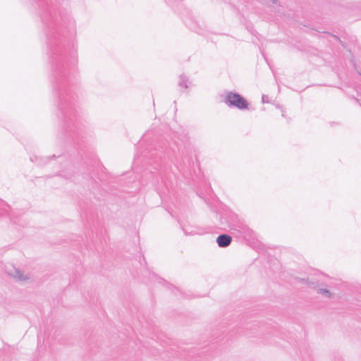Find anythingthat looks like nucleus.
<instances>
[{"label": "nucleus", "instance_id": "18", "mask_svg": "<svg viewBox=\"0 0 361 361\" xmlns=\"http://www.w3.org/2000/svg\"><path fill=\"white\" fill-rule=\"evenodd\" d=\"M34 1H36V3L37 4V6H39V4H41L42 2L45 1L46 0H34Z\"/></svg>", "mask_w": 361, "mask_h": 361}, {"label": "nucleus", "instance_id": "21", "mask_svg": "<svg viewBox=\"0 0 361 361\" xmlns=\"http://www.w3.org/2000/svg\"><path fill=\"white\" fill-rule=\"evenodd\" d=\"M273 4H278L279 1L278 0H270Z\"/></svg>", "mask_w": 361, "mask_h": 361}, {"label": "nucleus", "instance_id": "1", "mask_svg": "<svg viewBox=\"0 0 361 361\" xmlns=\"http://www.w3.org/2000/svg\"><path fill=\"white\" fill-rule=\"evenodd\" d=\"M46 35L51 81L59 120V142L80 146L89 134L81 116L72 78L78 71V47L74 37L75 22L59 0H46L38 6Z\"/></svg>", "mask_w": 361, "mask_h": 361}, {"label": "nucleus", "instance_id": "8", "mask_svg": "<svg viewBox=\"0 0 361 361\" xmlns=\"http://www.w3.org/2000/svg\"><path fill=\"white\" fill-rule=\"evenodd\" d=\"M7 272H8V275H10V276H13V278L17 279L20 281H23V280L27 279V278L23 276L22 271L20 269H16L14 267H11V268L10 269H8Z\"/></svg>", "mask_w": 361, "mask_h": 361}, {"label": "nucleus", "instance_id": "10", "mask_svg": "<svg viewBox=\"0 0 361 361\" xmlns=\"http://www.w3.org/2000/svg\"><path fill=\"white\" fill-rule=\"evenodd\" d=\"M0 209L2 210V212H0L1 215H5V214L10 215L8 213L9 206L6 203H5L4 202H1Z\"/></svg>", "mask_w": 361, "mask_h": 361}, {"label": "nucleus", "instance_id": "15", "mask_svg": "<svg viewBox=\"0 0 361 361\" xmlns=\"http://www.w3.org/2000/svg\"><path fill=\"white\" fill-rule=\"evenodd\" d=\"M329 124L331 127H336V126H341V123L337 122V121H331V122H329Z\"/></svg>", "mask_w": 361, "mask_h": 361}, {"label": "nucleus", "instance_id": "13", "mask_svg": "<svg viewBox=\"0 0 361 361\" xmlns=\"http://www.w3.org/2000/svg\"><path fill=\"white\" fill-rule=\"evenodd\" d=\"M55 157H56V155H55V154H53V155H52V156H51V157H45V158H42V157H41V158H39V161L37 162V165H39V166H43L44 164H46L45 160H49V159H52V158H55Z\"/></svg>", "mask_w": 361, "mask_h": 361}, {"label": "nucleus", "instance_id": "17", "mask_svg": "<svg viewBox=\"0 0 361 361\" xmlns=\"http://www.w3.org/2000/svg\"><path fill=\"white\" fill-rule=\"evenodd\" d=\"M262 102L263 104L269 103L268 97L265 94H263L262 97Z\"/></svg>", "mask_w": 361, "mask_h": 361}, {"label": "nucleus", "instance_id": "23", "mask_svg": "<svg viewBox=\"0 0 361 361\" xmlns=\"http://www.w3.org/2000/svg\"><path fill=\"white\" fill-rule=\"evenodd\" d=\"M359 74L361 75V73H359Z\"/></svg>", "mask_w": 361, "mask_h": 361}, {"label": "nucleus", "instance_id": "12", "mask_svg": "<svg viewBox=\"0 0 361 361\" xmlns=\"http://www.w3.org/2000/svg\"><path fill=\"white\" fill-rule=\"evenodd\" d=\"M317 293L324 295L327 298H330L332 295L330 291L326 288H319L317 290Z\"/></svg>", "mask_w": 361, "mask_h": 361}, {"label": "nucleus", "instance_id": "9", "mask_svg": "<svg viewBox=\"0 0 361 361\" xmlns=\"http://www.w3.org/2000/svg\"><path fill=\"white\" fill-rule=\"evenodd\" d=\"M187 26L193 32L198 34H203V28H202L193 19H189L186 23Z\"/></svg>", "mask_w": 361, "mask_h": 361}, {"label": "nucleus", "instance_id": "19", "mask_svg": "<svg viewBox=\"0 0 361 361\" xmlns=\"http://www.w3.org/2000/svg\"><path fill=\"white\" fill-rule=\"evenodd\" d=\"M331 36H332L334 38H335L337 41L341 42V39H340V38H339L338 36L334 35H332Z\"/></svg>", "mask_w": 361, "mask_h": 361}, {"label": "nucleus", "instance_id": "4", "mask_svg": "<svg viewBox=\"0 0 361 361\" xmlns=\"http://www.w3.org/2000/svg\"><path fill=\"white\" fill-rule=\"evenodd\" d=\"M245 222L236 214L230 213L227 218V225L231 233L234 235L236 232L245 225Z\"/></svg>", "mask_w": 361, "mask_h": 361}, {"label": "nucleus", "instance_id": "14", "mask_svg": "<svg viewBox=\"0 0 361 361\" xmlns=\"http://www.w3.org/2000/svg\"><path fill=\"white\" fill-rule=\"evenodd\" d=\"M152 278H153V279H157V280L158 281V282H159V283H162V282H163V283H166L164 279H161V278L158 277V276H157L156 274H152Z\"/></svg>", "mask_w": 361, "mask_h": 361}, {"label": "nucleus", "instance_id": "3", "mask_svg": "<svg viewBox=\"0 0 361 361\" xmlns=\"http://www.w3.org/2000/svg\"><path fill=\"white\" fill-rule=\"evenodd\" d=\"M224 103L228 107L235 108L239 110H246L249 108V102L240 94L233 92H225Z\"/></svg>", "mask_w": 361, "mask_h": 361}, {"label": "nucleus", "instance_id": "6", "mask_svg": "<svg viewBox=\"0 0 361 361\" xmlns=\"http://www.w3.org/2000/svg\"><path fill=\"white\" fill-rule=\"evenodd\" d=\"M216 242L219 247H228L232 242V237L227 233H222L217 236Z\"/></svg>", "mask_w": 361, "mask_h": 361}, {"label": "nucleus", "instance_id": "16", "mask_svg": "<svg viewBox=\"0 0 361 361\" xmlns=\"http://www.w3.org/2000/svg\"><path fill=\"white\" fill-rule=\"evenodd\" d=\"M185 235H195L197 234V232L195 231H194V232L191 231V232H188V231H187L185 228H182Z\"/></svg>", "mask_w": 361, "mask_h": 361}, {"label": "nucleus", "instance_id": "2", "mask_svg": "<svg viewBox=\"0 0 361 361\" xmlns=\"http://www.w3.org/2000/svg\"><path fill=\"white\" fill-rule=\"evenodd\" d=\"M168 145L163 140L147 142V138L143 137L139 142L140 149L134 159L135 164H141L142 166L153 165L152 169L154 171L150 169V173L156 178V181L161 180L166 188H169L172 178L175 176L171 173L166 159L171 161L175 159V164L180 171L189 169L193 164L190 148H179L175 144H173V146Z\"/></svg>", "mask_w": 361, "mask_h": 361}, {"label": "nucleus", "instance_id": "11", "mask_svg": "<svg viewBox=\"0 0 361 361\" xmlns=\"http://www.w3.org/2000/svg\"><path fill=\"white\" fill-rule=\"evenodd\" d=\"M296 281L301 283H306L309 287L311 288H315L316 287V283L315 282H311L309 281L308 279H303V278H296Z\"/></svg>", "mask_w": 361, "mask_h": 361}, {"label": "nucleus", "instance_id": "7", "mask_svg": "<svg viewBox=\"0 0 361 361\" xmlns=\"http://www.w3.org/2000/svg\"><path fill=\"white\" fill-rule=\"evenodd\" d=\"M191 85L192 82L190 80L189 78L186 75L183 73L179 75L178 85L180 87L187 89Z\"/></svg>", "mask_w": 361, "mask_h": 361}, {"label": "nucleus", "instance_id": "20", "mask_svg": "<svg viewBox=\"0 0 361 361\" xmlns=\"http://www.w3.org/2000/svg\"><path fill=\"white\" fill-rule=\"evenodd\" d=\"M59 176H63L66 179H71V177L67 176H63V175H62L61 173H60Z\"/></svg>", "mask_w": 361, "mask_h": 361}, {"label": "nucleus", "instance_id": "22", "mask_svg": "<svg viewBox=\"0 0 361 361\" xmlns=\"http://www.w3.org/2000/svg\"><path fill=\"white\" fill-rule=\"evenodd\" d=\"M353 99H355V101L357 103H358V102H359V100H358L357 99H356V98H353Z\"/></svg>", "mask_w": 361, "mask_h": 361}, {"label": "nucleus", "instance_id": "5", "mask_svg": "<svg viewBox=\"0 0 361 361\" xmlns=\"http://www.w3.org/2000/svg\"><path fill=\"white\" fill-rule=\"evenodd\" d=\"M234 237L249 241L255 238V234L252 229L245 224L236 232Z\"/></svg>", "mask_w": 361, "mask_h": 361}]
</instances>
